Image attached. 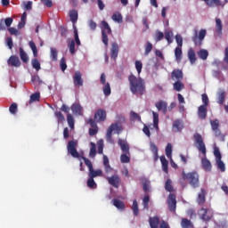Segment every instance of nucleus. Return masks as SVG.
<instances>
[{
	"label": "nucleus",
	"instance_id": "nucleus-16",
	"mask_svg": "<svg viewBox=\"0 0 228 228\" xmlns=\"http://www.w3.org/2000/svg\"><path fill=\"white\" fill-rule=\"evenodd\" d=\"M184 128V124L183 123L182 119H175L172 126V130L174 133H181Z\"/></svg>",
	"mask_w": 228,
	"mask_h": 228
},
{
	"label": "nucleus",
	"instance_id": "nucleus-48",
	"mask_svg": "<svg viewBox=\"0 0 228 228\" xmlns=\"http://www.w3.org/2000/svg\"><path fill=\"white\" fill-rule=\"evenodd\" d=\"M30 49L32 50V53L34 54V57L37 58L38 56V51L37 50V45H35V42L30 41L28 43Z\"/></svg>",
	"mask_w": 228,
	"mask_h": 228
},
{
	"label": "nucleus",
	"instance_id": "nucleus-44",
	"mask_svg": "<svg viewBox=\"0 0 228 228\" xmlns=\"http://www.w3.org/2000/svg\"><path fill=\"white\" fill-rule=\"evenodd\" d=\"M132 211L134 216H138V215H140V209L138 208V201L136 200L133 201Z\"/></svg>",
	"mask_w": 228,
	"mask_h": 228
},
{
	"label": "nucleus",
	"instance_id": "nucleus-8",
	"mask_svg": "<svg viewBox=\"0 0 228 228\" xmlns=\"http://www.w3.org/2000/svg\"><path fill=\"white\" fill-rule=\"evenodd\" d=\"M77 142L69 141L67 145L68 154H70L72 158L79 159L81 156L79 155V152L77 151Z\"/></svg>",
	"mask_w": 228,
	"mask_h": 228
},
{
	"label": "nucleus",
	"instance_id": "nucleus-12",
	"mask_svg": "<svg viewBox=\"0 0 228 228\" xmlns=\"http://www.w3.org/2000/svg\"><path fill=\"white\" fill-rule=\"evenodd\" d=\"M106 110L103 109H98L96 112L94 113V120L95 122H104L106 120Z\"/></svg>",
	"mask_w": 228,
	"mask_h": 228
},
{
	"label": "nucleus",
	"instance_id": "nucleus-61",
	"mask_svg": "<svg viewBox=\"0 0 228 228\" xmlns=\"http://www.w3.org/2000/svg\"><path fill=\"white\" fill-rule=\"evenodd\" d=\"M135 69L138 74H142V69H143V64L141 61H135Z\"/></svg>",
	"mask_w": 228,
	"mask_h": 228
},
{
	"label": "nucleus",
	"instance_id": "nucleus-28",
	"mask_svg": "<svg viewBox=\"0 0 228 228\" xmlns=\"http://www.w3.org/2000/svg\"><path fill=\"white\" fill-rule=\"evenodd\" d=\"M118 145L125 154H129V144H127L124 140L119 139L118 140Z\"/></svg>",
	"mask_w": 228,
	"mask_h": 228
},
{
	"label": "nucleus",
	"instance_id": "nucleus-50",
	"mask_svg": "<svg viewBox=\"0 0 228 228\" xmlns=\"http://www.w3.org/2000/svg\"><path fill=\"white\" fill-rule=\"evenodd\" d=\"M174 37V32L168 30L165 32V38L168 42V44H172L173 40L172 38Z\"/></svg>",
	"mask_w": 228,
	"mask_h": 228
},
{
	"label": "nucleus",
	"instance_id": "nucleus-2",
	"mask_svg": "<svg viewBox=\"0 0 228 228\" xmlns=\"http://www.w3.org/2000/svg\"><path fill=\"white\" fill-rule=\"evenodd\" d=\"M200 176L199 175V173L196 171L186 173L185 170H183L182 179H180V184L182 188H184L186 186V183H184V181H187L191 188H199V186H200Z\"/></svg>",
	"mask_w": 228,
	"mask_h": 228
},
{
	"label": "nucleus",
	"instance_id": "nucleus-14",
	"mask_svg": "<svg viewBox=\"0 0 228 228\" xmlns=\"http://www.w3.org/2000/svg\"><path fill=\"white\" fill-rule=\"evenodd\" d=\"M155 108H157L158 111H162L164 115H167L168 103L163 100H160L155 103Z\"/></svg>",
	"mask_w": 228,
	"mask_h": 228
},
{
	"label": "nucleus",
	"instance_id": "nucleus-24",
	"mask_svg": "<svg viewBox=\"0 0 228 228\" xmlns=\"http://www.w3.org/2000/svg\"><path fill=\"white\" fill-rule=\"evenodd\" d=\"M112 204L118 211H124L126 209V204L124 201L118 200V199H113L112 200Z\"/></svg>",
	"mask_w": 228,
	"mask_h": 228
},
{
	"label": "nucleus",
	"instance_id": "nucleus-21",
	"mask_svg": "<svg viewBox=\"0 0 228 228\" xmlns=\"http://www.w3.org/2000/svg\"><path fill=\"white\" fill-rule=\"evenodd\" d=\"M7 63L11 67H20V59L15 55H12L7 61Z\"/></svg>",
	"mask_w": 228,
	"mask_h": 228
},
{
	"label": "nucleus",
	"instance_id": "nucleus-3",
	"mask_svg": "<svg viewBox=\"0 0 228 228\" xmlns=\"http://www.w3.org/2000/svg\"><path fill=\"white\" fill-rule=\"evenodd\" d=\"M100 28L102 29V44H104L105 47H108L110 44V38L108 37V35H111V27H110V24H108L106 20H102L101 22Z\"/></svg>",
	"mask_w": 228,
	"mask_h": 228
},
{
	"label": "nucleus",
	"instance_id": "nucleus-38",
	"mask_svg": "<svg viewBox=\"0 0 228 228\" xmlns=\"http://www.w3.org/2000/svg\"><path fill=\"white\" fill-rule=\"evenodd\" d=\"M153 116V126L155 129H159V114H158L155 111H152Z\"/></svg>",
	"mask_w": 228,
	"mask_h": 228
},
{
	"label": "nucleus",
	"instance_id": "nucleus-37",
	"mask_svg": "<svg viewBox=\"0 0 228 228\" xmlns=\"http://www.w3.org/2000/svg\"><path fill=\"white\" fill-rule=\"evenodd\" d=\"M77 17H78L77 11L76 10L69 11V19L73 24H76L77 22Z\"/></svg>",
	"mask_w": 228,
	"mask_h": 228
},
{
	"label": "nucleus",
	"instance_id": "nucleus-42",
	"mask_svg": "<svg viewBox=\"0 0 228 228\" xmlns=\"http://www.w3.org/2000/svg\"><path fill=\"white\" fill-rule=\"evenodd\" d=\"M151 151L154 156V159L155 161H158L159 159V156H158V146H156V144H154V142L151 143Z\"/></svg>",
	"mask_w": 228,
	"mask_h": 228
},
{
	"label": "nucleus",
	"instance_id": "nucleus-6",
	"mask_svg": "<svg viewBox=\"0 0 228 228\" xmlns=\"http://www.w3.org/2000/svg\"><path fill=\"white\" fill-rule=\"evenodd\" d=\"M61 110L64 112V113H68L67 114V122H68V126L69 127V129H71V131H74L75 129V125H76V119H74V116H72V114L69 113L70 111V108H69L67 105L62 104V106L61 107Z\"/></svg>",
	"mask_w": 228,
	"mask_h": 228
},
{
	"label": "nucleus",
	"instance_id": "nucleus-17",
	"mask_svg": "<svg viewBox=\"0 0 228 228\" xmlns=\"http://www.w3.org/2000/svg\"><path fill=\"white\" fill-rule=\"evenodd\" d=\"M71 111L73 115H76L77 117L83 116V107L79 103H73L71 105Z\"/></svg>",
	"mask_w": 228,
	"mask_h": 228
},
{
	"label": "nucleus",
	"instance_id": "nucleus-55",
	"mask_svg": "<svg viewBox=\"0 0 228 228\" xmlns=\"http://www.w3.org/2000/svg\"><path fill=\"white\" fill-rule=\"evenodd\" d=\"M88 188H97V183H95V180L92 176H89L87 180Z\"/></svg>",
	"mask_w": 228,
	"mask_h": 228
},
{
	"label": "nucleus",
	"instance_id": "nucleus-41",
	"mask_svg": "<svg viewBox=\"0 0 228 228\" xmlns=\"http://www.w3.org/2000/svg\"><path fill=\"white\" fill-rule=\"evenodd\" d=\"M165 190L170 193L174 191V186L172 185V180L170 178H168L165 183Z\"/></svg>",
	"mask_w": 228,
	"mask_h": 228
},
{
	"label": "nucleus",
	"instance_id": "nucleus-34",
	"mask_svg": "<svg viewBox=\"0 0 228 228\" xmlns=\"http://www.w3.org/2000/svg\"><path fill=\"white\" fill-rule=\"evenodd\" d=\"M198 56L200 60L206 61L208 60V56H209V52L206 49H201L198 52Z\"/></svg>",
	"mask_w": 228,
	"mask_h": 228
},
{
	"label": "nucleus",
	"instance_id": "nucleus-25",
	"mask_svg": "<svg viewBox=\"0 0 228 228\" xmlns=\"http://www.w3.org/2000/svg\"><path fill=\"white\" fill-rule=\"evenodd\" d=\"M116 129H118V125H117V124H111V125L110 126V127H109L108 130H107V134H106L107 142H111V136H112V134H113V132H114Z\"/></svg>",
	"mask_w": 228,
	"mask_h": 228
},
{
	"label": "nucleus",
	"instance_id": "nucleus-57",
	"mask_svg": "<svg viewBox=\"0 0 228 228\" xmlns=\"http://www.w3.org/2000/svg\"><path fill=\"white\" fill-rule=\"evenodd\" d=\"M166 156L167 158H172V144L170 142L166 147Z\"/></svg>",
	"mask_w": 228,
	"mask_h": 228
},
{
	"label": "nucleus",
	"instance_id": "nucleus-35",
	"mask_svg": "<svg viewBox=\"0 0 228 228\" xmlns=\"http://www.w3.org/2000/svg\"><path fill=\"white\" fill-rule=\"evenodd\" d=\"M111 19L114 20V22H118V24L122 23L123 20L122 14L118 12H114Z\"/></svg>",
	"mask_w": 228,
	"mask_h": 228
},
{
	"label": "nucleus",
	"instance_id": "nucleus-59",
	"mask_svg": "<svg viewBox=\"0 0 228 228\" xmlns=\"http://www.w3.org/2000/svg\"><path fill=\"white\" fill-rule=\"evenodd\" d=\"M120 161H121V163H129L131 161V158H129V156H127V153L121 154Z\"/></svg>",
	"mask_w": 228,
	"mask_h": 228
},
{
	"label": "nucleus",
	"instance_id": "nucleus-7",
	"mask_svg": "<svg viewBox=\"0 0 228 228\" xmlns=\"http://www.w3.org/2000/svg\"><path fill=\"white\" fill-rule=\"evenodd\" d=\"M195 142L197 143V149L206 157V144L204 143V140L202 139V135L199 133L194 134L193 136Z\"/></svg>",
	"mask_w": 228,
	"mask_h": 228
},
{
	"label": "nucleus",
	"instance_id": "nucleus-9",
	"mask_svg": "<svg viewBox=\"0 0 228 228\" xmlns=\"http://www.w3.org/2000/svg\"><path fill=\"white\" fill-rule=\"evenodd\" d=\"M199 216L200 220H203V222H210L211 218H213V215L211 214V211L204 208H201L199 210Z\"/></svg>",
	"mask_w": 228,
	"mask_h": 228
},
{
	"label": "nucleus",
	"instance_id": "nucleus-13",
	"mask_svg": "<svg viewBox=\"0 0 228 228\" xmlns=\"http://www.w3.org/2000/svg\"><path fill=\"white\" fill-rule=\"evenodd\" d=\"M106 180L108 181L109 184H110V186H113V188H118V186H120L121 180L118 175H113L111 176H108Z\"/></svg>",
	"mask_w": 228,
	"mask_h": 228
},
{
	"label": "nucleus",
	"instance_id": "nucleus-1",
	"mask_svg": "<svg viewBox=\"0 0 228 228\" xmlns=\"http://www.w3.org/2000/svg\"><path fill=\"white\" fill-rule=\"evenodd\" d=\"M128 81L130 92H132L133 95H139L141 97L142 95H144L146 92L145 80L142 77H136V76L131 74L128 77Z\"/></svg>",
	"mask_w": 228,
	"mask_h": 228
},
{
	"label": "nucleus",
	"instance_id": "nucleus-54",
	"mask_svg": "<svg viewBox=\"0 0 228 228\" xmlns=\"http://www.w3.org/2000/svg\"><path fill=\"white\" fill-rule=\"evenodd\" d=\"M165 38V34H163V32L157 30L155 32V40L156 42H161V39Z\"/></svg>",
	"mask_w": 228,
	"mask_h": 228
},
{
	"label": "nucleus",
	"instance_id": "nucleus-40",
	"mask_svg": "<svg viewBox=\"0 0 228 228\" xmlns=\"http://www.w3.org/2000/svg\"><path fill=\"white\" fill-rule=\"evenodd\" d=\"M50 58L52 61H58V50L56 48H51Z\"/></svg>",
	"mask_w": 228,
	"mask_h": 228
},
{
	"label": "nucleus",
	"instance_id": "nucleus-58",
	"mask_svg": "<svg viewBox=\"0 0 228 228\" xmlns=\"http://www.w3.org/2000/svg\"><path fill=\"white\" fill-rule=\"evenodd\" d=\"M216 161L217 168H219L221 172H225V164L224 163V161H222V159L216 160Z\"/></svg>",
	"mask_w": 228,
	"mask_h": 228
},
{
	"label": "nucleus",
	"instance_id": "nucleus-45",
	"mask_svg": "<svg viewBox=\"0 0 228 228\" xmlns=\"http://www.w3.org/2000/svg\"><path fill=\"white\" fill-rule=\"evenodd\" d=\"M68 47L70 54H76V41H74V39L68 43Z\"/></svg>",
	"mask_w": 228,
	"mask_h": 228
},
{
	"label": "nucleus",
	"instance_id": "nucleus-46",
	"mask_svg": "<svg viewBox=\"0 0 228 228\" xmlns=\"http://www.w3.org/2000/svg\"><path fill=\"white\" fill-rule=\"evenodd\" d=\"M40 101V93H35L30 95L29 104H33V102H37Z\"/></svg>",
	"mask_w": 228,
	"mask_h": 228
},
{
	"label": "nucleus",
	"instance_id": "nucleus-47",
	"mask_svg": "<svg viewBox=\"0 0 228 228\" xmlns=\"http://www.w3.org/2000/svg\"><path fill=\"white\" fill-rule=\"evenodd\" d=\"M218 104L222 106L224 102H225V92L224 91H220L218 93V97H217Z\"/></svg>",
	"mask_w": 228,
	"mask_h": 228
},
{
	"label": "nucleus",
	"instance_id": "nucleus-62",
	"mask_svg": "<svg viewBox=\"0 0 228 228\" xmlns=\"http://www.w3.org/2000/svg\"><path fill=\"white\" fill-rule=\"evenodd\" d=\"M17 110H18L17 103L11 104V106L9 107L10 113H12V115H15V113H17Z\"/></svg>",
	"mask_w": 228,
	"mask_h": 228
},
{
	"label": "nucleus",
	"instance_id": "nucleus-20",
	"mask_svg": "<svg viewBox=\"0 0 228 228\" xmlns=\"http://www.w3.org/2000/svg\"><path fill=\"white\" fill-rule=\"evenodd\" d=\"M110 58H112V60L118 58V44L117 42L111 44Z\"/></svg>",
	"mask_w": 228,
	"mask_h": 228
},
{
	"label": "nucleus",
	"instance_id": "nucleus-43",
	"mask_svg": "<svg viewBox=\"0 0 228 228\" xmlns=\"http://www.w3.org/2000/svg\"><path fill=\"white\" fill-rule=\"evenodd\" d=\"M173 88L176 92H181V90L184 88V84H183L181 80H176V82L173 85Z\"/></svg>",
	"mask_w": 228,
	"mask_h": 228
},
{
	"label": "nucleus",
	"instance_id": "nucleus-5",
	"mask_svg": "<svg viewBox=\"0 0 228 228\" xmlns=\"http://www.w3.org/2000/svg\"><path fill=\"white\" fill-rule=\"evenodd\" d=\"M207 33L208 32L204 28L200 29V32L197 29H194V35L192 36L191 40L197 47L202 45V41L206 38Z\"/></svg>",
	"mask_w": 228,
	"mask_h": 228
},
{
	"label": "nucleus",
	"instance_id": "nucleus-64",
	"mask_svg": "<svg viewBox=\"0 0 228 228\" xmlns=\"http://www.w3.org/2000/svg\"><path fill=\"white\" fill-rule=\"evenodd\" d=\"M175 40L178 47H183V37H181V35H176Z\"/></svg>",
	"mask_w": 228,
	"mask_h": 228
},
{
	"label": "nucleus",
	"instance_id": "nucleus-26",
	"mask_svg": "<svg viewBox=\"0 0 228 228\" xmlns=\"http://www.w3.org/2000/svg\"><path fill=\"white\" fill-rule=\"evenodd\" d=\"M149 223L151 228H159V217L158 216L150 217Z\"/></svg>",
	"mask_w": 228,
	"mask_h": 228
},
{
	"label": "nucleus",
	"instance_id": "nucleus-63",
	"mask_svg": "<svg viewBox=\"0 0 228 228\" xmlns=\"http://www.w3.org/2000/svg\"><path fill=\"white\" fill-rule=\"evenodd\" d=\"M60 66H61V70H62V72H65V70H67V62H66L65 57H62L61 59Z\"/></svg>",
	"mask_w": 228,
	"mask_h": 228
},
{
	"label": "nucleus",
	"instance_id": "nucleus-4",
	"mask_svg": "<svg viewBox=\"0 0 228 228\" xmlns=\"http://www.w3.org/2000/svg\"><path fill=\"white\" fill-rule=\"evenodd\" d=\"M82 159L84 160L86 167L89 168V177H93V179H95V177H102V170H94V164H92V161L88 159L86 157H82Z\"/></svg>",
	"mask_w": 228,
	"mask_h": 228
},
{
	"label": "nucleus",
	"instance_id": "nucleus-39",
	"mask_svg": "<svg viewBox=\"0 0 228 228\" xmlns=\"http://www.w3.org/2000/svg\"><path fill=\"white\" fill-rule=\"evenodd\" d=\"M90 145L91 148L89 151V158H94L95 156H97V148L95 146V142H91Z\"/></svg>",
	"mask_w": 228,
	"mask_h": 228
},
{
	"label": "nucleus",
	"instance_id": "nucleus-32",
	"mask_svg": "<svg viewBox=\"0 0 228 228\" xmlns=\"http://www.w3.org/2000/svg\"><path fill=\"white\" fill-rule=\"evenodd\" d=\"M160 162L162 165V169L166 174H168V160H167V158L165 156L160 157Z\"/></svg>",
	"mask_w": 228,
	"mask_h": 228
},
{
	"label": "nucleus",
	"instance_id": "nucleus-30",
	"mask_svg": "<svg viewBox=\"0 0 228 228\" xmlns=\"http://www.w3.org/2000/svg\"><path fill=\"white\" fill-rule=\"evenodd\" d=\"M175 58L177 63H181V60H183V49L179 46L175 49Z\"/></svg>",
	"mask_w": 228,
	"mask_h": 228
},
{
	"label": "nucleus",
	"instance_id": "nucleus-10",
	"mask_svg": "<svg viewBox=\"0 0 228 228\" xmlns=\"http://www.w3.org/2000/svg\"><path fill=\"white\" fill-rule=\"evenodd\" d=\"M167 206H168V209H169V211H171V213L175 212V209L177 208V200H175V194L170 193L168 195Z\"/></svg>",
	"mask_w": 228,
	"mask_h": 228
},
{
	"label": "nucleus",
	"instance_id": "nucleus-51",
	"mask_svg": "<svg viewBox=\"0 0 228 228\" xmlns=\"http://www.w3.org/2000/svg\"><path fill=\"white\" fill-rule=\"evenodd\" d=\"M26 17H27L26 12H23V14L21 15V20L18 24V29H22V28L26 26Z\"/></svg>",
	"mask_w": 228,
	"mask_h": 228
},
{
	"label": "nucleus",
	"instance_id": "nucleus-33",
	"mask_svg": "<svg viewBox=\"0 0 228 228\" xmlns=\"http://www.w3.org/2000/svg\"><path fill=\"white\" fill-rule=\"evenodd\" d=\"M181 226L183 228H193V223L188 218H183L181 222Z\"/></svg>",
	"mask_w": 228,
	"mask_h": 228
},
{
	"label": "nucleus",
	"instance_id": "nucleus-52",
	"mask_svg": "<svg viewBox=\"0 0 228 228\" xmlns=\"http://www.w3.org/2000/svg\"><path fill=\"white\" fill-rule=\"evenodd\" d=\"M103 94H104L105 97H108V95L111 94V86H110V83H107L103 86Z\"/></svg>",
	"mask_w": 228,
	"mask_h": 228
},
{
	"label": "nucleus",
	"instance_id": "nucleus-60",
	"mask_svg": "<svg viewBox=\"0 0 228 228\" xmlns=\"http://www.w3.org/2000/svg\"><path fill=\"white\" fill-rule=\"evenodd\" d=\"M74 35H75V40L77 45H81V40H79V35L77 34V28H76V26L74 25Z\"/></svg>",
	"mask_w": 228,
	"mask_h": 228
},
{
	"label": "nucleus",
	"instance_id": "nucleus-29",
	"mask_svg": "<svg viewBox=\"0 0 228 228\" xmlns=\"http://www.w3.org/2000/svg\"><path fill=\"white\" fill-rule=\"evenodd\" d=\"M201 164H202L204 170H206V172H211L212 166H211V162L209 161V159H208L207 158H203L201 159Z\"/></svg>",
	"mask_w": 228,
	"mask_h": 228
},
{
	"label": "nucleus",
	"instance_id": "nucleus-27",
	"mask_svg": "<svg viewBox=\"0 0 228 228\" xmlns=\"http://www.w3.org/2000/svg\"><path fill=\"white\" fill-rule=\"evenodd\" d=\"M103 167L106 174H110V172L113 170V167L110 165V159H108V156L106 155H103Z\"/></svg>",
	"mask_w": 228,
	"mask_h": 228
},
{
	"label": "nucleus",
	"instance_id": "nucleus-53",
	"mask_svg": "<svg viewBox=\"0 0 228 228\" xmlns=\"http://www.w3.org/2000/svg\"><path fill=\"white\" fill-rule=\"evenodd\" d=\"M130 120H138V122H142V117L139 116L138 113L134 111L130 112Z\"/></svg>",
	"mask_w": 228,
	"mask_h": 228
},
{
	"label": "nucleus",
	"instance_id": "nucleus-36",
	"mask_svg": "<svg viewBox=\"0 0 228 228\" xmlns=\"http://www.w3.org/2000/svg\"><path fill=\"white\" fill-rule=\"evenodd\" d=\"M54 117L57 118L58 124H63L65 122V116H63L61 111H55Z\"/></svg>",
	"mask_w": 228,
	"mask_h": 228
},
{
	"label": "nucleus",
	"instance_id": "nucleus-18",
	"mask_svg": "<svg viewBox=\"0 0 228 228\" xmlns=\"http://www.w3.org/2000/svg\"><path fill=\"white\" fill-rule=\"evenodd\" d=\"M171 79L173 81H183V70L175 69L171 73Z\"/></svg>",
	"mask_w": 228,
	"mask_h": 228
},
{
	"label": "nucleus",
	"instance_id": "nucleus-56",
	"mask_svg": "<svg viewBox=\"0 0 228 228\" xmlns=\"http://www.w3.org/2000/svg\"><path fill=\"white\" fill-rule=\"evenodd\" d=\"M151 51H152V44L151 42H147L145 45V52H144L145 56H149V54L151 53Z\"/></svg>",
	"mask_w": 228,
	"mask_h": 228
},
{
	"label": "nucleus",
	"instance_id": "nucleus-22",
	"mask_svg": "<svg viewBox=\"0 0 228 228\" xmlns=\"http://www.w3.org/2000/svg\"><path fill=\"white\" fill-rule=\"evenodd\" d=\"M73 82L75 86H83V78L81 72L77 71L73 77Z\"/></svg>",
	"mask_w": 228,
	"mask_h": 228
},
{
	"label": "nucleus",
	"instance_id": "nucleus-15",
	"mask_svg": "<svg viewBox=\"0 0 228 228\" xmlns=\"http://www.w3.org/2000/svg\"><path fill=\"white\" fill-rule=\"evenodd\" d=\"M208 192L206 191V189L201 188L200 193L198 194L197 197V204H199V206H204V204H206V194Z\"/></svg>",
	"mask_w": 228,
	"mask_h": 228
},
{
	"label": "nucleus",
	"instance_id": "nucleus-23",
	"mask_svg": "<svg viewBox=\"0 0 228 228\" xmlns=\"http://www.w3.org/2000/svg\"><path fill=\"white\" fill-rule=\"evenodd\" d=\"M187 56L191 65H195V62L197 61V54H195V50H193V48L188 50Z\"/></svg>",
	"mask_w": 228,
	"mask_h": 228
},
{
	"label": "nucleus",
	"instance_id": "nucleus-31",
	"mask_svg": "<svg viewBox=\"0 0 228 228\" xmlns=\"http://www.w3.org/2000/svg\"><path fill=\"white\" fill-rule=\"evenodd\" d=\"M20 58L23 63H28L29 61V57H28V53L22 47H20Z\"/></svg>",
	"mask_w": 228,
	"mask_h": 228
},
{
	"label": "nucleus",
	"instance_id": "nucleus-11",
	"mask_svg": "<svg viewBox=\"0 0 228 228\" xmlns=\"http://www.w3.org/2000/svg\"><path fill=\"white\" fill-rule=\"evenodd\" d=\"M210 126L215 136H222V131H220V121L218 119L210 120Z\"/></svg>",
	"mask_w": 228,
	"mask_h": 228
},
{
	"label": "nucleus",
	"instance_id": "nucleus-49",
	"mask_svg": "<svg viewBox=\"0 0 228 228\" xmlns=\"http://www.w3.org/2000/svg\"><path fill=\"white\" fill-rule=\"evenodd\" d=\"M31 64L33 69H35L37 70V72H38V70H40V69H42V67H40V61H38V59H33L31 61Z\"/></svg>",
	"mask_w": 228,
	"mask_h": 228
},
{
	"label": "nucleus",
	"instance_id": "nucleus-19",
	"mask_svg": "<svg viewBox=\"0 0 228 228\" xmlns=\"http://www.w3.org/2000/svg\"><path fill=\"white\" fill-rule=\"evenodd\" d=\"M198 117L201 120H206L208 117V107L200 105L198 109Z\"/></svg>",
	"mask_w": 228,
	"mask_h": 228
}]
</instances>
